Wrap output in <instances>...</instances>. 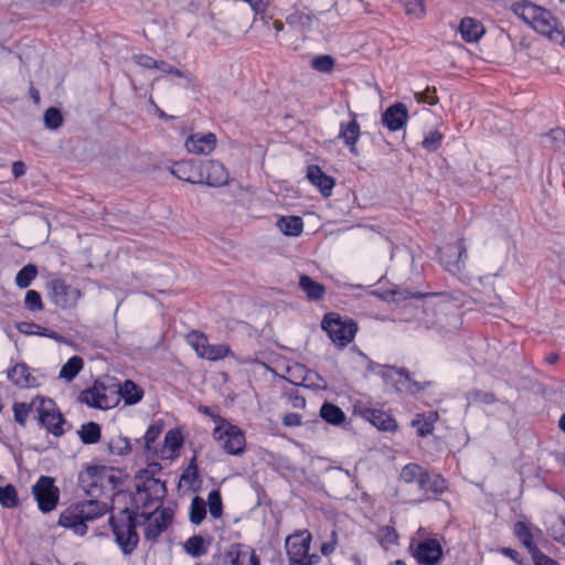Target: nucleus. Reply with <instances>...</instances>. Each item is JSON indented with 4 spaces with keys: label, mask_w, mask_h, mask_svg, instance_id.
Listing matches in <instances>:
<instances>
[{
    "label": "nucleus",
    "mask_w": 565,
    "mask_h": 565,
    "mask_svg": "<svg viewBox=\"0 0 565 565\" xmlns=\"http://www.w3.org/2000/svg\"><path fill=\"white\" fill-rule=\"evenodd\" d=\"M458 30L466 42H477L484 33L483 25L472 18H463Z\"/></svg>",
    "instance_id": "nucleus-25"
},
{
    "label": "nucleus",
    "mask_w": 565,
    "mask_h": 565,
    "mask_svg": "<svg viewBox=\"0 0 565 565\" xmlns=\"http://www.w3.org/2000/svg\"><path fill=\"white\" fill-rule=\"evenodd\" d=\"M380 543L382 545H392L395 544L398 540V534L396 533L394 527L383 526L379 532Z\"/></svg>",
    "instance_id": "nucleus-57"
},
{
    "label": "nucleus",
    "mask_w": 565,
    "mask_h": 565,
    "mask_svg": "<svg viewBox=\"0 0 565 565\" xmlns=\"http://www.w3.org/2000/svg\"><path fill=\"white\" fill-rule=\"evenodd\" d=\"M440 263L445 269L454 275L460 274L468 258L467 247L462 238L454 244H448L440 249Z\"/></svg>",
    "instance_id": "nucleus-12"
},
{
    "label": "nucleus",
    "mask_w": 565,
    "mask_h": 565,
    "mask_svg": "<svg viewBox=\"0 0 565 565\" xmlns=\"http://www.w3.org/2000/svg\"><path fill=\"white\" fill-rule=\"evenodd\" d=\"M154 68H157L163 73H167V74L175 75L178 77L189 78V75L186 73L175 68L174 66L167 63L166 61H158L157 66Z\"/></svg>",
    "instance_id": "nucleus-58"
},
{
    "label": "nucleus",
    "mask_w": 565,
    "mask_h": 565,
    "mask_svg": "<svg viewBox=\"0 0 565 565\" xmlns=\"http://www.w3.org/2000/svg\"><path fill=\"white\" fill-rule=\"evenodd\" d=\"M38 275V268L33 264L25 265L15 276V284L19 288H28Z\"/></svg>",
    "instance_id": "nucleus-44"
},
{
    "label": "nucleus",
    "mask_w": 565,
    "mask_h": 565,
    "mask_svg": "<svg viewBox=\"0 0 565 565\" xmlns=\"http://www.w3.org/2000/svg\"><path fill=\"white\" fill-rule=\"evenodd\" d=\"M26 172V167L22 161H14L12 163V174L15 179L21 178Z\"/></svg>",
    "instance_id": "nucleus-64"
},
{
    "label": "nucleus",
    "mask_w": 565,
    "mask_h": 565,
    "mask_svg": "<svg viewBox=\"0 0 565 565\" xmlns=\"http://www.w3.org/2000/svg\"><path fill=\"white\" fill-rule=\"evenodd\" d=\"M78 435L84 444H96L100 439V426L94 422L86 423L81 426Z\"/></svg>",
    "instance_id": "nucleus-39"
},
{
    "label": "nucleus",
    "mask_w": 565,
    "mask_h": 565,
    "mask_svg": "<svg viewBox=\"0 0 565 565\" xmlns=\"http://www.w3.org/2000/svg\"><path fill=\"white\" fill-rule=\"evenodd\" d=\"M320 416L328 423L340 425L345 420L342 409L331 403H324L320 408Z\"/></svg>",
    "instance_id": "nucleus-38"
},
{
    "label": "nucleus",
    "mask_w": 565,
    "mask_h": 565,
    "mask_svg": "<svg viewBox=\"0 0 565 565\" xmlns=\"http://www.w3.org/2000/svg\"><path fill=\"white\" fill-rule=\"evenodd\" d=\"M216 136L213 132H196L190 135L185 140V149L193 154H210L216 147Z\"/></svg>",
    "instance_id": "nucleus-17"
},
{
    "label": "nucleus",
    "mask_w": 565,
    "mask_h": 565,
    "mask_svg": "<svg viewBox=\"0 0 565 565\" xmlns=\"http://www.w3.org/2000/svg\"><path fill=\"white\" fill-rule=\"evenodd\" d=\"M513 12L537 33L565 47V30L550 11L531 2L515 3Z\"/></svg>",
    "instance_id": "nucleus-1"
},
{
    "label": "nucleus",
    "mask_w": 565,
    "mask_h": 565,
    "mask_svg": "<svg viewBox=\"0 0 565 565\" xmlns=\"http://www.w3.org/2000/svg\"><path fill=\"white\" fill-rule=\"evenodd\" d=\"M33 406L40 425L55 437L64 435L66 420L53 399L38 395L33 398Z\"/></svg>",
    "instance_id": "nucleus-6"
},
{
    "label": "nucleus",
    "mask_w": 565,
    "mask_h": 565,
    "mask_svg": "<svg viewBox=\"0 0 565 565\" xmlns=\"http://www.w3.org/2000/svg\"><path fill=\"white\" fill-rule=\"evenodd\" d=\"M438 420V414L436 412H429L427 414H417L412 420V426L416 428L417 435L425 437L433 433L434 424Z\"/></svg>",
    "instance_id": "nucleus-31"
},
{
    "label": "nucleus",
    "mask_w": 565,
    "mask_h": 565,
    "mask_svg": "<svg viewBox=\"0 0 565 565\" xmlns=\"http://www.w3.org/2000/svg\"><path fill=\"white\" fill-rule=\"evenodd\" d=\"M183 445V438L178 429H170L164 436V443L160 449L161 458H173Z\"/></svg>",
    "instance_id": "nucleus-26"
},
{
    "label": "nucleus",
    "mask_w": 565,
    "mask_h": 565,
    "mask_svg": "<svg viewBox=\"0 0 565 565\" xmlns=\"http://www.w3.org/2000/svg\"><path fill=\"white\" fill-rule=\"evenodd\" d=\"M109 522L117 544L125 554H130L139 542L132 514L125 509L117 516H110Z\"/></svg>",
    "instance_id": "nucleus-5"
},
{
    "label": "nucleus",
    "mask_w": 565,
    "mask_h": 565,
    "mask_svg": "<svg viewBox=\"0 0 565 565\" xmlns=\"http://www.w3.org/2000/svg\"><path fill=\"white\" fill-rule=\"evenodd\" d=\"M161 431H162L161 426L157 425V424L151 425L147 429L143 438H145V447L148 451L153 450V444L161 435Z\"/></svg>",
    "instance_id": "nucleus-56"
},
{
    "label": "nucleus",
    "mask_w": 565,
    "mask_h": 565,
    "mask_svg": "<svg viewBox=\"0 0 565 565\" xmlns=\"http://www.w3.org/2000/svg\"><path fill=\"white\" fill-rule=\"evenodd\" d=\"M136 64L143 68H154L157 66V60L146 54H136L132 56Z\"/></svg>",
    "instance_id": "nucleus-59"
},
{
    "label": "nucleus",
    "mask_w": 565,
    "mask_h": 565,
    "mask_svg": "<svg viewBox=\"0 0 565 565\" xmlns=\"http://www.w3.org/2000/svg\"><path fill=\"white\" fill-rule=\"evenodd\" d=\"M312 535L308 530L296 531L287 536L285 548L289 565H317L320 556L309 553Z\"/></svg>",
    "instance_id": "nucleus-3"
},
{
    "label": "nucleus",
    "mask_w": 565,
    "mask_h": 565,
    "mask_svg": "<svg viewBox=\"0 0 565 565\" xmlns=\"http://www.w3.org/2000/svg\"><path fill=\"white\" fill-rule=\"evenodd\" d=\"M214 422L212 436L218 446L228 455L243 454L246 446L244 431L222 417L214 418Z\"/></svg>",
    "instance_id": "nucleus-4"
},
{
    "label": "nucleus",
    "mask_w": 565,
    "mask_h": 565,
    "mask_svg": "<svg viewBox=\"0 0 565 565\" xmlns=\"http://www.w3.org/2000/svg\"><path fill=\"white\" fill-rule=\"evenodd\" d=\"M444 139V135L438 130L428 131L423 141L422 147L428 152H434L439 149Z\"/></svg>",
    "instance_id": "nucleus-52"
},
{
    "label": "nucleus",
    "mask_w": 565,
    "mask_h": 565,
    "mask_svg": "<svg viewBox=\"0 0 565 565\" xmlns=\"http://www.w3.org/2000/svg\"><path fill=\"white\" fill-rule=\"evenodd\" d=\"M52 301L61 308L76 305L82 297L79 289L67 285L63 279H53L49 284Z\"/></svg>",
    "instance_id": "nucleus-14"
},
{
    "label": "nucleus",
    "mask_w": 565,
    "mask_h": 565,
    "mask_svg": "<svg viewBox=\"0 0 565 565\" xmlns=\"http://www.w3.org/2000/svg\"><path fill=\"white\" fill-rule=\"evenodd\" d=\"M413 556L420 565H438L443 558V547L436 539H424L414 547V542L411 543Z\"/></svg>",
    "instance_id": "nucleus-13"
},
{
    "label": "nucleus",
    "mask_w": 565,
    "mask_h": 565,
    "mask_svg": "<svg viewBox=\"0 0 565 565\" xmlns=\"http://www.w3.org/2000/svg\"><path fill=\"white\" fill-rule=\"evenodd\" d=\"M152 509H141L138 518L142 519L146 540L154 542L170 526L173 511L170 508L161 507Z\"/></svg>",
    "instance_id": "nucleus-9"
},
{
    "label": "nucleus",
    "mask_w": 565,
    "mask_h": 565,
    "mask_svg": "<svg viewBox=\"0 0 565 565\" xmlns=\"http://www.w3.org/2000/svg\"><path fill=\"white\" fill-rule=\"evenodd\" d=\"M545 143L554 151L565 150V131L561 128L552 129L545 136Z\"/></svg>",
    "instance_id": "nucleus-46"
},
{
    "label": "nucleus",
    "mask_w": 565,
    "mask_h": 565,
    "mask_svg": "<svg viewBox=\"0 0 565 565\" xmlns=\"http://www.w3.org/2000/svg\"><path fill=\"white\" fill-rule=\"evenodd\" d=\"M247 2L250 8L256 12L260 13L264 12L267 6L269 4V0H244Z\"/></svg>",
    "instance_id": "nucleus-63"
},
{
    "label": "nucleus",
    "mask_w": 565,
    "mask_h": 565,
    "mask_svg": "<svg viewBox=\"0 0 565 565\" xmlns=\"http://www.w3.org/2000/svg\"><path fill=\"white\" fill-rule=\"evenodd\" d=\"M282 423L288 427H296L301 424V416L298 413H287L282 417Z\"/></svg>",
    "instance_id": "nucleus-61"
},
{
    "label": "nucleus",
    "mask_w": 565,
    "mask_h": 565,
    "mask_svg": "<svg viewBox=\"0 0 565 565\" xmlns=\"http://www.w3.org/2000/svg\"><path fill=\"white\" fill-rule=\"evenodd\" d=\"M77 505L83 510L84 520L86 522L105 515L109 510L107 503L97 500L83 501L77 503Z\"/></svg>",
    "instance_id": "nucleus-30"
},
{
    "label": "nucleus",
    "mask_w": 565,
    "mask_h": 565,
    "mask_svg": "<svg viewBox=\"0 0 565 565\" xmlns=\"http://www.w3.org/2000/svg\"><path fill=\"white\" fill-rule=\"evenodd\" d=\"M306 177L312 185L319 189L322 196L329 198L332 194L335 181L332 177L326 174L319 166H308Z\"/></svg>",
    "instance_id": "nucleus-20"
},
{
    "label": "nucleus",
    "mask_w": 565,
    "mask_h": 565,
    "mask_svg": "<svg viewBox=\"0 0 565 565\" xmlns=\"http://www.w3.org/2000/svg\"><path fill=\"white\" fill-rule=\"evenodd\" d=\"M408 119V110L407 107L397 103L390 106L382 115L383 124L391 130L397 131L402 129Z\"/></svg>",
    "instance_id": "nucleus-21"
},
{
    "label": "nucleus",
    "mask_w": 565,
    "mask_h": 565,
    "mask_svg": "<svg viewBox=\"0 0 565 565\" xmlns=\"http://www.w3.org/2000/svg\"><path fill=\"white\" fill-rule=\"evenodd\" d=\"M427 483L420 487L426 493L440 494L447 489V482L440 475H429L427 472Z\"/></svg>",
    "instance_id": "nucleus-47"
},
{
    "label": "nucleus",
    "mask_w": 565,
    "mask_h": 565,
    "mask_svg": "<svg viewBox=\"0 0 565 565\" xmlns=\"http://www.w3.org/2000/svg\"><path fill=\"white\" fill-rule=\"evenodd\" d=\"M120 395L126 404L132 405L141 401L143 391L136 385L132 381H125V383L117 387V395Z\"/></svg>",
    "instance_id": "nucleus-34"
},
{
    "label": "nucleus",
    "mask_w": 565,
    "mask_h": 565,
    "mask_svg": "<svg viewBox=\"0 0 565 565\" xmlns=\"http://www.w3.org/2000/svg\"><path fill=\"white\" fill-rule=\"evenodd\" d=\"M206 516V501L195 495L190 504L189 519L192 524L200 525Z\"/></svg>",
    "instance_id": "nucleus-36"
},
{
    "label": "nucleus",
    "mask_w": 565,
    "mask_h": 565,
    "mask_svg": "<svg viewBox=\"0 0 565 565\" xmlns=\"http://www.w3.org/2000/svg\"><path fill=\"white\" fill-rule=\"evenodd\" d=\"M24 307L30 311L43 309L41 295L36 290H28L24 298Z\"/></svg>",
    "instance_id": "nucleus-54"
},
{
    "label": "nucleus",
    "mask_w": 565,
    "mask_h": 565,
    "mask_svg": "<svg viewBox=\"0 0 565 565\" xmlns=\"http://www.w3.org/2000/svg\"><path fill=\"white\" fill-rule=\"evenodd\" d=\"M276 225L287 236H299L303 231V222L300 216H281Z\"/></svg>",
    "instance_id": "nucleus-33"
},
{
    "label": "nucleus",
    "mask_w": 565,
    "mask_h": 565,
    "mask_svg": "<svg viewBox=\"0 0 565 565\" xmlns=\"http://www.w3.org/2000/svg\"><path fill=\"white\" fill-rule=\"evenodd\" d=\"M322 329L328 333L330 340L339 348L347 347L358 331L356 323L353 320H343L338 313L329 312L324 316Z\"/></svg>",
    "instance_id": "nucleus-8"
},
{
    "label": "nucleus",
    "mask_w": 565,
    "mask_h": 565,
    "mask_svg": "<svg viewBox=\"0 0 565 565\" xmlns=\"http://www.w3.org/2000/svg\"><path fill=\"white\" fill-rule=\"evenodd\" d=\"M350 120L341 121L339 126L338 138L349 148L351 154L358 157L360 154L356 143L361 137V127L358 121V115L352 110L349 111Z\"/></svg>",
    "instance_id": "nucleus-15"
},
{
    "label": "nucleus",
    "mask_w": 565,
    "mask_h": 565,
    "mask_svg": "<svg viewBox=\"0 0 565 565\" xmlns=\"http://www.w3.org/2000/svg\"><path fill=\"white\" fill-rule=\"evenodd\" d=\"M533 531L540 533L539 529H533L531 524L525 523L523 521H518L514 524V534L519 539V541L523 544L524 547L534 556V553L541 552L535 543H534V533Z\"/></svg>",
    "instance_id": "nucleus-24"
},
{
    "label": "nucleus",
    "mask_w": 565,
    "mask_h": 565,
    "mask_svg": "<svg viewBox=\"0 0 565 565\" xmlns=\"http://www.w3.org/2000/svg\"><path fill=\"white\" fill-rule=\"evenodd\" d=\"M532 557H533V561H534L535 565H559L558 562L550 558L548 556H546L542 552H539L536 554L534 553V556H532Z\"/></svg>",
    "instance_id": "nucleus-62"
},
{
    "label": "nucleus",
    "mask_w": 565,
    "mask_h": 565,
    "mask_svg": "<svg viewBox=\"0 0 565 565\" xmlns=\"http://www.w3.org/2000/svg\"><path fill=\"white\" fill-rule=\"evenodd\" d=\"M315 15L305 10H295L286 17V23L290 29L307 32L311 29Z\"/></svg>",
    "instance_id": "nucleus-27"
},
{
    "label": "nucleus",
    "mask_w": 565,
    "mask_h": 565,
    "mask_svg": "<svg viewBox=\"0 0 565 565\" xmlns=\"http://www.w3.org/2000/svg\"><path fill=\"white\" fill-rule=\"evenodd\" d=\"M172 173L180 180L199 184L202 182L201 166H198L194 161H181L174 164Z\"/></svg>",
    "instance_id": "nucleus-22"
},
{
    "label": "nucleus",
    "mask_w": 565,
    "mask_h": 565,
    "mask_svg": "<svg viewBox=\"0 0 565 565\" xmlns=\"http://www.w3.org/2000/svg\"><path fill=\"white\" fill-rule=\"evenodd\" d=\"M401 480L405 483H414L416 482L418 487H424L427 481V471L424 470L417 463H408L403 467L401 471Z\"/></svg>",
    "instance_id": "nucleus-29"
},
{
    "label": "nucleus",
    "mask_w": 565,
    "mask_h": 565,
    "mask_svg": "<svg viewBox=\"0 0 565 565\" xmlns=\"http://www.w3.org/2000/svg\"><path fill=\"white\" fill-rule=\"evenodd\" d=\"M18 330L25 334H39V335L47 337V338H51V339L57 340V341H60L62 338L56 332L45 329V328H42L41 326L35 324V323H28V322L20 323L18 326Z\"/></svg>",
    "instance_id": "nucleus-43"
},
{
    "label": "nucleus",
    "mask_w": 565,
    "mask_h": 565,
    "mask_svg": "<svg viewBox=\"0 0 565 565\" xmlns=\"http://www.w3.org/2000/svg\"><path fill=\"white\" fill-rule=\"evenodd\" d=\"M209 545L210 543L201 535H193L183 543V550L192 557H201L207 553Z\"/></svg>",
    "instance_id": "nucleus-35"
},
{
    "label": "nucleus",
    "mask_w": 565,
    "mask_h": 565,
    "mask_svg": "<svg viewBox=\"0 0 565 565\" xmlns=\"http://www.w3.org/2000/svg\"><path fill=\"white\" fill-rule=\"evenodd\" d=\"M232 353L231 348L226 344H209L207 351L202 354V359L209 361H218Z\"/></svg>",
    "instance_id": "nucleus-50"
},
{
    "label": "nucleus",
    "mask_w": 565,
    "mask_h": 565,
    "mask_svg": "<svg viewBox=\"0 0 565 565\" xmlns=\"http://www.w3.org/2000/svg\"><path fill=\"white\" fill-rule=\"evenodd\" d=\"M299 287L310 301H319L326 295V287L307 275L300 276Z\"/></svg>",
    "instance_id": "nucleus-28"
},
{
    "label": "nucleus",
    "mask_w": 565,
    "mask_h": 565,
    "mask_svg": "<svg viewBox=\"0 0 565 565\" xmlns=\"http://www.w3.org/2000/svg\"><path fill=\"white\" fill-rule=\"evenodd\" d=\"M186 342L193 348L199 358L202 359V354L207 351L210 344L205 333L201 331H191L186 335Z\"/></svg>",
    "instance_id": "nucleus-40"
},
{
    "label": "nucleus",
    "mask_w": 565,
    "mask_h": 565,
    "mask_svg": "<svg viewBox=\"0 0 565 565\" xmlns=\"http://www.w3.org/2000/svg\"><path fill=\"white\" fill-rule=\"evenodd\" d=\"M63 122L61 111L55 108H49L44 114V124L49 129H57Z\"/></svg>",
    "instance_id": "nucleus-53"
},
{
    "label": "nucleus",
    "mask_w": 565,
    "mask_h": 565,
    "mask_svg": "<svg viewBox=\"0 0 565 565\" xmlns=\"http://www.w3.org/2000/svg\"><path fill=\"white\" fill-rule=\"evenodd\" d=\"M117 478L106 466H88L78 475V484L88 495H97L107 484L115 488Z\"/></svg>",
    "instance_id": "nucleus-7"
},
{
    "label": "nucleus",
    "mask_w": 565,
    "mask_h": 565,
    "mask_svg": "<svg viewBox=\"0 0 565 565\" xmlns=\"http://www.w3.org/2000/svg\"><path fill=\"white\" fill-rule=\"evenodd\" d=\"M202 182L211 186H222L228 183L230 174L223 163L216 160H209L201 166Z\"/></svg>",
    "instance_id": "nucleus-16"
},
{
    "label": "nucleus",
    "mask_w": 565,
    "mask_h": 565,
    "mask_svg": "<svg viewBox=\"0 0 565 565\" xmlns=\"http://www.w3.org/2000/svg\"><path fill=\"white\" fill-rule=\"evenodd\" d=\"M8 380L20 388H33L40 385L25 363H17L8 370Z\"/></svg>",
    "instance_id": "nucleus-19"
},
{
    "label": "nucleus",
    "mask_w": 565,
    "mask_h": 565,
    "mask_svg": "<svg viewBox=\"0 0 565 565\" xmlns=\"http://www.w3.org/2000/svg\"><path fill=\"white\" fill-rule=\"evenodd\" d=\"M414 97L417 103L428 104L431 106L438 103L435 87H427L424 92H416Z\"/></svg>",
    "instance_id": "nucleus-55"
},
{
    "label": "nucleus",
    "mask_w": 565,
    "mask_h": 565,
    "mask_svg": "<svg viewBox=\"0 0 565 565\" xmlns=\"http://www.w3.org/2000/svg\"><path fill=\"white\" fill-rule=\"evenodd\" d=\"M83 366V359L78 355H74L61 367L60 377L71 382L82 371Z\"/></svg>",
    "instance_id": "nucleus-37"
},
{
    "label": "nucleus",
    "mask_w": 565,
    "mask_h": 565,
    "mask_svg": "<svg viewBox=\"0 0 565 565\" xmlns=\"http://www.w3.org/2000/svg\"><path fill=\"white\" fill-rule=\"evenodd\" d=\"M206 507L213 519H221L223 515V501L220 490L214 489L209 492Z\"/></svg>",
    "instance_id": "nucleus-42"
},
{
    "label": "nucleus",
    "mask_w": 565,
    "mask_h": 565,
    "mask_svg": "<svg viewBox=\"0 0 565 565\" xmlns=\"http://www.w3.org/2000/svg\"><path fill=\"white\" fill-rule=\"evenodd\" d=\"M405 9V13L412 18L422 19L425 13L424 0H399Z\"/></svg>",
    "instance_id": "nucleus-51"
},
{
    "label": "nucleus",
    "mask_w": 565,
    "mask_h": 565,
    "mask_svg": "<svg viewBox=\"0 0 565 565\" xmlns=\"http://www.w3.org/2000/svg\"><path fill=\"white\" fill-rule=\"evenodd\" d=\"M14 420L21 426L25 427L28 417L31 412H35L33 399L30 403L15 402L12 405Z\"/></svg>",
    "instance_id": "nucleus-41"
},
{
    "label": "nucleus",
    "mask_w": 565,
    "mask_h": 565,
    "mask_svg": "<svg viewBox=\"0 0 565 565\" xmlns=\"http://www.w3.org/2000/svg\"><path fill=\"white\" fill-rule=\"evenodd\" d=\"M32 492L42 512L47 513L56 508L60 491L57 487L54 486V480L51 477H40L33 486Z\"/></svg>",
    "instance_id": "nucleus-11"
},
{
    "label": "nucleus",
    "mask_w": 565,
    "mask_h": 565,
    "mask_svg": "<svg viewBox=\"0 0 565 565\" xmlns=\"http://www.w3.org/2000/svg\"><path fill=\"white\" fill-rule=\"evenodd\" d=\"M107 446H108L110 454L117 455V456H124L130 451L129 439L126 437H122L120 435L111 437L109 439Z\"/></svg>",
    "instance_id": "nucleus-49"
},
{
    "label": "nucleus",
    "mask_w": 565,
    "mask_h": 565,
    "mask_svg": "<svg viewBox=\"0 0 565 565\" xmlns=\"http://www.w3.org/2000/svg\"><path fill=\"white\" fill-rule=\"evenodd\" d=\"M335 546H337V533L334 531H332L330 541L324 542L321 545L320 550H321V553L327 556L334 552Z\"/></svg>",
    "instance_id": "nucleus-60"
},
{
    "label": "nucleus",
    "mask_w": 565,
    "mask_h": 565,
    "mask_svg": "<svg viewBox=\"0 0 565 565\" xmlns=\"http://www.w3.org/2000/svg\"><path fill=\"white\" fill-rule=\"evenodd\" d=\"M161 470V466L151 462L143 470L137 472L135 483L137 493L135 501L141 509H152L161 507V502L167 493L166 483L156 475Z\"/></svg>",
    "instance_id": "nucleus-2"
},
{
    "label": "nucleus",
    "mask_w": 565,
    "mask_h": 565,
    "mask_svg": "<svg viewBox=\"0 0 565 565\" xmlns=\"http://www.w3.org/2000/svg\"><path fill=\"white\" fill-rule=\"evenodd\" d=\"M232 565H259L255 551L246 545H233L227 553Z\"/></svg>",
    "instance_id": "nucleus-23"
},
{
    "label": "nucleus",
    "mask_w": 565,
    "mask_h": 565,
    "mask_svg": "<svg viewBox=\"0 0 565 565\" xmlns=\"http://www.w3.org/2000/svg\"><path fill=\"white\" fill-rule=\"evenodd\" d=\"M81 402L100 409L114 407L118 402L117 387L106 386L100 382H95L93 387L81 393Z\"/></svg>",
    "instance_id": "nucleus-10"
},
{
    "label": "nucleus",
    "mask_w": 565,
    "mask_h": 565,
    "mask_svg": "<svg viewBox=\"0 0 565 565\" xmlns=\"http://www.w3.org/2000/svg\"><path fill=\"white\" fill-rule=\"evenodd\" d=\"M365 417L381 430H394L397 426L391 415L380 409H366Z\"/></svg>",
    "instance_id": "nucleus-32"
},
{
    "label": "nucleus",
    "mask_w": 565,
    "mask_h": 565,
    "mask_svg": "<svg viewBox=\"0 0 565 565\" xmlns=\"http://www.w3.org/2000/svg\"><path fill=\"white\" fill-rule=\"evenodd\" d=\"M334 65V58L328 54L315 56L310 62L311 68L326 74H330L333 71Z\"/></svg>",
    "instance_id": "nucleus-48"
},
{
    "label": "nucleus",
    "mask_w": 565,
    "mask_h": 565,
    "mask_svg": "<svg viewBox=\"0 0 565 565\" xmlns=\"http://www.w3.org/2000/svg\"><path fill=\"white\" fill-rule=\"evenodd\" d=\"M19 503L18 491L14 486L0 487V504L3 508H15Z\"/></svg>",
    "instance_id": "nucleus-45"
},
{
    "label": "nucleus",
    "mask_w": 565,
    "mask_h": 565,
    "mask_svg": "<svg viewBox=\"0 0 565 565\" xmlns=\"http://www.w3.org/2000/svg\"><path fill=\"white\" fill-rule=\"evenodd\" d=\"M58 524L65 529L72 530L77 535H84L87 532L83 510L79 509L77 503L68 507L60 514Z\"/></svg>",
    "instance_id": "nucleus-18"
}]
</instances>
